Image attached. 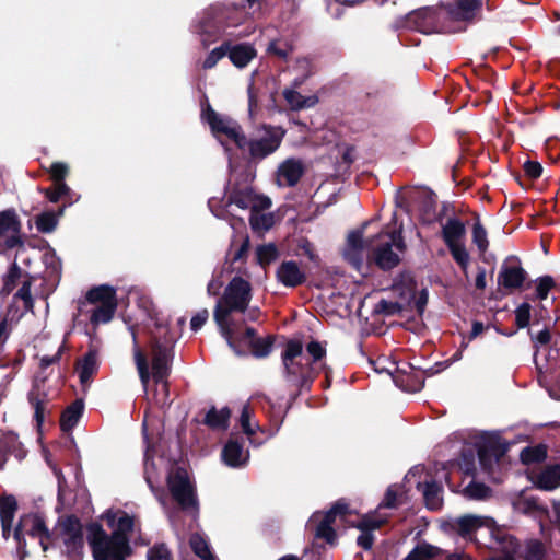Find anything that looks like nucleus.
Here are the masks:
<instances>
[{"instance_id": "obj_1", "label": "nucleus", "mask_w": 560, "mask_h": 560, "mask_svg": "<svg viewBox=\"0 0 560 560\" xmlns=\"http://www.w3.org/2000/svg\"><path fill=\"white\" fill-rule=\"evenodd\" d=\"M452 528L463 538L476 540L489 549L504 553L503 558L489 560H514L517 542L497 522L486 515L465 514L456 517Z\"/></svg>"}, {"instance_id": "obj_2", "label": "nucleus", "mask_w": 560, "mask_h": 560, "mask_svg": "<svg viewBox=\"0 0 560 560\" xmlns=\"http://www.w3.org/2000/svg\"><path fill=\"white\" fill-rule=\"evenodd\" d=\"M252 300V285L248 280L235 276L228 283L222 296L218 300L213 316L222 336L229 346L235 350L237 339L236 325L231 319L232 312H245Z\"/></svg>"}, {"instance_id": "obj_3", "label": "nucleus", "mask_w": 560, "mask_h": 560, "mask_svg": "<svg viewBox=\"0 0 560 560\" xmlns=\"http://www.w3.org/2000/svg\"><path fill=\"white\" fill-rule=\"evenodd\" d=\"M130 537H120L97 529L89 537L94 560H126L132 552Z\"/></svg>"}, {"instance_id": "obj_4", "label": "nucleus", "mask_w": 560, "mask_h": 560, "mask_svg": "<svg viewBox=\"0 0 560 560\" xmlns=\"http://www.w3.org/2000/svg\"><path fill=\"white\" fill-rule=\"evenodd\" d=\"M285 378L289 383L301 388L312 383V368L308 358L303 353L299 341H289L282 353Z\"/></svg>"}, {"instance_id": "obj_5", "label": "nucleus", "mask_w": 560, "mask_h": 560, "mask_svg": "<svg viewBox=\"0 0 560 560\" xmlns=\"http://www.w3.org/2000/svg\"><path fill=\"white\" fill-rule=\"evenodd\" d=\"M25 535L36 538L46 552L51 545V534L47 528L44 518L38 514H26L21 516L19 524L13 530V538L20 551L24 552L26 547Z\"/></svg>"}, {"instance_id": "obj_6", "label": "nucleus", "mask_w": 560, "mask_h": 560, "mask_svg": "<svg viewBox=\"0 0 560 560\" xmlns=\"http://www.w3.org/2000/svg\"><path fill=\"white\" fill-rule=\"evenodd\" d=\"M86 301L93 306L90 320L94 326L110 322L117 308L116 290L113 287L103 284L91 289Z\"/></svg>"}, {"instance_id": "obj_7", "label": "nucleus", "mask_w": 560, "mask_h": 560, "mask_svg": "<svg viewBox=\"0 0 560 560\" xmlns=\"http://www.w3.org/2000/svg\"><path fill=\"white\" fill-rule=\"evenodd\" d=\"M373 257L382 269H392L398 265L399 255L405 249L400 231L380 233L375 237Z\"/></svg>"}, {"instance_id": "obj_8", "label": "nucleus", "mask_w": 560, "mask_h": 560, "mask_svg": "<svg viewBox=\"0 0 560 560\" xmlns=\"http://www.w3.org/2000/svg\"><path fill=\"white\" fill-rule=\"evenodd\" d=\"M202 118L209 124L213 136L222 145H226L224 142L226 139L234 142L240 149L245 148L246 138L235 120L215 113L210 106L202 110Z\"/></svg>"}, {"instance_id": "obj_9", "label": "nucleus", "mask_w": 560, "mask_h": 560, "mask_svg": "<svg viewBox=\"0 0 560 560\" xmlns=\"http://www.w3.org/2000/svg\"><path fill=\"white\" fill-rule=\"evenodd\" d=\"M285 130L276 126H262L257 129L255 135L247 141L249 155L254 160H262L272 154L280 147Z\"/></svg>"}, {"instance_id": "obj_10", "label": "nucleus", "mask_w": 560, "mask_h": 560, "mask_svg": "<svg viewBox=\"0 0 560 560\" xmlns=\"http://www.w3.org/2000/svg\"><path fill=\"white\" fill-rule=\"evenodd\" d=\"M167 487L174 501L183 510H197L195 487L190 481L186 469L173 468L167 477Z\"/></svg>"}, {"instance_id": "obj_11", "label": "nucleus", "mask_w": 560, "mask_h": 560, "mask_svg": "<svg viewBox=\"0 0 560 560\" xmlns=\"http://www.w3.org/2000/svg\"><path fill=\"white\" fill-rule=\"evenodd\" d=\"M236 206L242 210L249 209L252 211L266 210L271 207V200L262 195L254 191L247 182L234 184L228 196V207Z\"/></svg>"}, {"instance_id": "obj_12", "label": "nucleus", "mask_w": 560, "mask_h": 560, "mask_svg": "<svg viewBox=\"0 0 560 560\" xmlns=\"http://www.w3.org/2000/svg\"><path fill=\"white\" fill-rule=\"evenodd\" d=\"M347 512L348 505L339 501L326 513L315 512L308 521V526L311 527L316 524V537L324 538L327 542L332 544L336 534L331 525L336 522L337 517L343 518Z\"/></svg>"}, {"instance_id": "obj_13", "label": "nucleus", "mask_w": 560, "mask_h": 560, "mask_svg": "<svg viewBox=\"0 0 560 560\" xmlns=\"http://www.w3.org/2000/svg\"><path fill=\"white\" fill-rule=\"evenodd\" d=\"M171 340L165 343L155 342L152 348V376L156 384L166 392L164 382L168 373V364L172 357Z\"/></svg>"}, {"instance_id": "obj_14", "label": "nucleus", "mask_w": 560, "mask_h": 560, "mask_svg": "<svg viewBox=\"0 0 560 560\" xmlns=\"http://www.w3.org/2000/svg\"><path fill=\"white\" fill-rule=\"evenodd\" d=\"M62 539L68 555L74 560H79L83 549V533L81 524L77 520L67 521Z\"/></svg>"}, {"instance_id": "obj_15", "label": "nucleus", "mask_w": 560, "mask_h": 560, "mask_svg": "<svg viewBox=\"0 0 560 560\" xmlns=\"http://www.w3.org/2000/svg\"><path fill=\"white\" fill-rule=\"evenodd\" d=\"M304 171L305 167L301 160L294 158L287 159L278 167V184L280 186L293 187L299 183Z\"/></svg>"}, {"instance_id": "obj_16", "label": "nucleus", "mask_w": 560, "mask_h": 560, "mask_svg": "<svg viewBox=\"0 0 560 560\" xmlns=\"http://www.w3.org/2000/svg\"><path fill=\"white\" fill-rule=\"evenodd\" d=\"M365 250L366 246L363 241V231L351 232L348 235L343 256L357 270H360L363 265Z\"/></svg>"}, {"instance_id": "obj_17", "label": "nucleus", "mask_w": 560, "mask_h": 560, "mask_svg": "<svg viewBox=\"0 0 560 560\" xmlns=\"http://www.w3.org/2000/svg\"><path fill=\"white\" fill-rule=\"evenodd\" d=\"M238 340H242L243 342L248 345V347L252 350V353L256 358L267 357L270 353L271 348H272L271 337L257 338L256 331L254 328H246L245 334L242 337L237 334V339L235 340V347H236L237 351L234 350V352L240 355V354H242V351L238 349V347L236 345V342Z\"/></svg>"}, {"instance_id": "obj_18", "label": "nucleus", "mask_w": 560, "mask_h": 560, "mask_svg": "<svg viewBox=\"0 0 560 560\" xmlns=\"http://www.w3.org/2000/svg\"><path fill=\"white\" fill-rule=\"evenodd\" d=\"M526 272L517 261H505L498 276V282L505 289H517L525 281Z\"/></svg>"}, {"instance_id": "obj_19", "label": "nucleus", "mask_w": 560, "mask_h": 560, "mask_svg": "<svg viewBox=\"0 0 560 560\" xmlns=\"http://www.w3.org/2000/svg\"><path fill=\"white\" fill-rule=\"evenodd\" d=\"M20 222L14 211L7 210L0 212V237L7 236L5 245L13 248L21 243L18 235Z\"/></svg>"}, {"instance_id": "obj_20", "label": "nucleus", "mask_w": 560, "mask_h": 560, "mask_svg": "<svg viewBox=\"0 0 560 560\" xmlns=\"http://www.w3.org/2000/svg\"><path fill=\"white\" fill-rule=\"evenodd\" d=\"M278 281L288 288H295L301 285L305 279V272L301 269L298 262L293 260L283 261L276 272Z\"/></svg>"}, {"instance_id": "obj_21", "label": "nucleus", "mask_w": 560, "mask_h": 560, "mask_svg": "<svg viewBox=\"0 0 560 560\" xmlns=\"http://www.w3.org/2000/svg\"><path fill=\"white\" fill-rule=\"evenodd\" d=\"M105 518L110 528H113L112 535H118L120 537H129V534L133 528V517L129 515L127 512L117 510V511H107L105 513Z\"/></svg>"}, {"instance_id": "obj_22", "label": "nucleus", "mask_w": 560, "mask_h": 560, "mask_svg": "<svg viewBox=\"0 0 560 560\" xmlns=\"http://www.w3.org/2000/svg\"><path fill=\"white\" fill-rule=\"evenodd\" d=\"M222 459L225 465L238 468L246 465L249 459V453L236 440H229L222 450Z\"/></svg>"}, {"instance_id": "obj_23", "label": "nucleus", "mask_w": 560, "mask_h": 560, "mask_svg": "<svg viewBox=\"0 0 560 560\" xmlns=\"http://www.w3.org/2000/svg\"><path fill=\"white\" fill-rule=\"evenodd\" d=\"M27 400L31 407L34 409V419L36 427L39 430L44 423L45 416L48 412V396L45 390L40 388L39 384L36 383L30 390Z\"/></svg>"}, {"instance_id": "obj_24", "label": "nucleus", "mask_w": 560, "mask_h": 560, "mask_svg": "<svg viewBox=\"0 0 560 560\" xmlns=\"http://www.w3.org/2000/svg\"><path fill=\"white\" fill-rule=\"evenodd\" d=\"M16 511L18 502L13 495H3L0 498V521L4 539H8L12 533Z\"/></svg>"}, {"instance_id": "obj_25", "label": "nucleus", "mask_w": 560, "mask_h": 560, "mask_svg": "<svg viewBox=\"0 0 560 560\" xmlns=\"http://www.w3.org/2000/svg\"><path fill=\"white\" fill-rule=\"evenodd\" d=\"M394 292L400 293L401 306H415L418 313H422L428 303V291L422 289L420 294L417 296L415 292V284L409 280L406 292H400V287L395 284L393 288Z\"/></svg>"}, {"instance_id": "obj_26", "label": "nucleus", "mask_w": 560, "mask_h": 560, "mask_svg": "<svg viewBox=\"0 0 560 560\" xmlns=\"http://www.w3.org/2000/svg\"><path fill=\"white\" fill-rule=\"evenodd\" d=\"M465 234V224L457 218H451L442 225V237L446 246L463 243Z\"/></svg>"}, {"instance_id": "obj_27", "label": "nucleus", "mask_w": 560, "mask_h": 560, "mask_svg": "<svg viewBox=\"0 0 560 560\" xmlns=\"http://www.w3.org/2000/svg\"><path fill=\"white\" fill-rule=\"evenodd\" d=\"M385 518L378 520L374 516L364 517L359 524L358 528L362 530L361 535L358 537L357 542L360 547L365 550H369L373 546L374 537L371 533L372 529L378 528L382 524L385 523Z\"/></svg>"}, {"instance_id": "obj_28", "label": "nucleus", "mask_w": 560, "mask_h": 560, "mask_svg": "<svg viewBox=\"0 0 560 560\" xmlns=\"http://www.w3.org/2000/svg\"><path fill=\"white\" fill-rule=\"evenodd\" d=\"M98 370V358L96 350H89L78 364L79 378L82 385H89L92 376Z\"/></svg>"}, {"instance_id": "obj_29", "label": "nucleus", "mask_w": 560, "mask_h": 560, "mask_svg": "<svg viewBox=\"0 0 560 560\" xmlns=\"http://www.w3.org/2000/svg\"><path fill=\"white\" fill-rule=\"evenodd\" d=\"M295 89L296 88L293 85V88H289L283 91V97L292 110L311 108L318 103V97L316 95L303 96Z\"/></svg>"}, {"instance_id": "obj_30", "label": "nucleus", "mask_w": 560, "mask_h": 560, "mask_svg": "<svg viewBox=\"0 0 560 560\" xmlns=\"http://www.w3.org/2000/svg\"><path fill=\"white\" fill-rule=\"evenodd\" d=\"M154 468V463L151 460V454L149 447L145 450L144 454V476L145 480L151 488L152 492L154 493L155 498L159 500L161 505L163 506L165 513L167 514L171 522H173V513L168 509L165 495L161 489H158L153 486V474L152 470Z\"/></svg>"}, {"instance_id": "obj_31", "label": "nucleus", "mask_w": 560, "mask_h": 560, "mask_svg": "<svg viewBox=\"0 0 560 560\" xmlns=\"http://www.w3.org/2000/svg\"><path fill=\"white\" fill-rule=\"evenodd\" d=\"M483 0H454L450 4V13L458 20L472 18L482 5Z\"/></svg>"}, {"instance_id": "obj_32", "label": "nucleus", "mask_w": 560, "mask_h": 560, "mask_svg": "<svg viewBox=\"0 0 560 560\" xmlns=\"http://www.w3.org/2000/svg\"><path fill=\"white\" fill-rule=\"evenodd\" d=\"M229 58L237 68H244L256 57V50L252 45L240 44L228 49Z\"/></svg>"}, {"instance_id": "obj_33", "label": "nucleus", "mask_w": 560, "mask_h": 560, "mask_svg": "<svg viewBox=\"0 0 560 560\" xmlns=\"http://www.w3.org/2000/svg\"><path fill=\"white\" fill-rule=\"evenodd\" d=\"M84 409V404L82 400L78 399L73 401L67 409L62 412L60 418V427L62 431H71L79 422Z\"/></svg>"}, {"instance_id": "obj_34", "label": "nucleus", "mask_w": 560, "mask_h": 560, "mask_svg": "<svg viewBox=\"0 0 560 560\" xmlns=\"http://www.w3.org/2000/svg\"><path fill=\"white\" fill-rule=\"evenodd\" d=\"M409 19L415 23L416 28L429 34L436 31L435 12L432 9H423L410 14Z\"/></svg>"}, {"instance_id": "obj_35", "label": "nucleus", "mask_w": 560, "mask_h": 560, "mask_svg": "<svg viewBox=\"0 0 560 560\" xmlns=\"http://www.w3.org/2000/svg\"><path fill=\"white\" fill-rule=\"evenodd\" d=\"M418 487L422 488L424 502L428 509L439 510L442 506V487L438 482L431 481L423 485L419 482Z\"/></svg>"}, {"instance_id": "obj_36", "label": "nucleus", "mask_w": 560, "mask_h": 560, "mask_svg": "<svg viewBox=\"0 0 560 560\" xmlns=\"http://www.w3.org/2000/svg\"><path fill=\"white\" fill-rule=\"evenodd\" d=\"M537 487L544 490H553L560 486V466H551L542 470L536 480Z\"/></svg>"}, {"instance_id": "obj_37", "label": "nucleus", "mask_w": 560, "mask_h": 560, "mask_svg": "<svg viewBox=\"0 0 560 560\" xmlns=\"http://www.w3.org/2000/svg\"><path fill=\"white\" fill-rule=\"evenodd\" d=\"M230 416L231 412L229 408H222L220 410L211 408L206 415L205 423L212 429L224 430L228 428Z\"/></svg>"}, {"instance_id": "obj_38", "label": "nucleus", "mask_w": 560, "mask_h": 560, "mask_svg": "<svg viewBox=\"0 0 560 560\" xmlns=\"http://www.w3.org/2000/svg\"><path fill=\"white\" fill-rule=\"evenodd\" d=\"M442 550L428 542L417 545L404 560H429L439 556Z\"/></svg>"}, {"instance_id": "obj_39", "label": "nucleus", "mask_w": 560, "mask_h": 560, "mask_svg": "<svg viewBox=\"0 0 560 560\" xmlns=\"http://www.w3.org/2000/svg\"><path fill=\"white\" fill-rule=\"evenodd\" d=\"M132 338H133V343H135V348H133L135 362L137 365V370L139 372L141 383H142L144 389H147V386H148V383L150 380V373H149V369H148L147 358L137 345V339H136V335H135L133 330H132Z\"/></svg>"}, {"instance_id": "obj_40", "label": "nucleus", "mask_w": 560, "mask_h": 560, "mask_svg": "<svg viewBox=\"0 0 560 560\" xmlns=\"http://www.w3.org/2000/svg\"><path fill=\"white\" fill-rule=\"evenodd\" d=\"M279 256L275 244H264L256 247V260L262 268L275 261Z\"/></svg>"}, {"instance_id": "obj_41", "label": "nucleus", "mask_w": 560, "mask_h": 560, "mask_svg": "<svg viewBox=\"0 0 560 560\" xmlns=\"http://www.w3.org/2000/svg\"><path fill=\"white\" fill-rule=\"evenodd\" d=\"M262 210L250 212V226L254 231L264 232L273 225V215L271 213H262Z\"/></svg>"}, {"instance_id": "obj_42", "label": "nucleus", "mask_w": 560, "mask_h": 560, "mask_svg": "<svg viewBox=\"0 0 560 560\" xmlns=\"http://www.w3.org/2000/svg\"><path fill=\"white\" fill-rule=\"evenodd\" d=\"M189 542L192 551L201 560H215L212 553L210 552L208 542L202 536H200L199 534H194L190 537Z\"/></svg>"}, {"instance_id": "obj_43", "label": "nucleus", "mask_w": 560, "mask_h": 560, "mask_svg": "<svg viewBox=\"0 0 560 560\" xmlns=\"http://www.w3.org/2000/svg\"><path fill=\"white\" fill-rule=\"evenodd\" d=\"M447 248L450 249V253H451L453 259L466 272L469 261H470V256L465 247L464 242L459 243V244H454V245L447 246Z\"/></svg>"}, {"instance_id": "obj_44", "label": "nucleus", "mask_w": 560, "mask_h": 560, "mask_svg": "<svg viewBox=\"0 0 560 560\" xmlns=\"http://www.w3.org/2000/svg\"><path fill=\"white\" fill-rule=\"evenodd\" d=\"M490 488L480 482H470L464 489L463 493L466 498L471 500H483L490 495Z\"/></svg>"}, {"instance_id": "obj_45", "label": "nucleus", "mask_w": 560, "mask_h": 560, "mask_svg": "<svg viewBox=\"0 0 560 560\" xmlns=\"http://www.w3.org/2000/svg\"><path fill=\"white\" fill-rule=\"evenodd\" d=\"M37 230L43 233H49L55 230L58 223V215L54 212H44L36 218Z\"/></svg>"}, {"instance_id": "obj_46", "label": "nucleus", "mask_w": 560, "mask_h": 560, "mask_svg": "<svg viewBox=\"0 0 560 560\" xmlns=\"http://www.w3.org/2000/svg\"><path fill=\"white\" fill-rule=\"evenodd\" d=\"M523 556L526 560H541L545 556V547L538 540L527 541Z\"/></svg>"}, {"instance_id": "obj_47", "label": "nucleus", "mask_w": 560, "mask_h": 560, "mask_svg": "<svg viewBox=\"0 0 560 560\" xmlns=\"http://www.w3.org/2000/svg\"><path fill=\"white\" fill-rule=\"evenodd\" d=\"M472 242L480 253H485L489 246L487 231L480 222H476L472 228Z\"/></svg>"}, {"instance_id": "obj_48", "label": "nucleus", "mask_w": 560, "mask_h": 560, "mask_svg": "<svg viewBox=\"0 0 560 560\" xmlns=\"http://www.w3.org/2000/svg\"><path fill=\"white\" fill-rule=\"evenodd\" d=\"M298 72H301V75H298L293 80V85L295 88L303 84L304 80L312 73V65L307 58H302L296 61V66L294 68Z\"/></svg>"}, {"instance_id": "obj_49", "label": "nucleus", "mask_w": 560, "mask_h": 560, "mask_svg": "<svg viewBox=\"0 0 560 560\" xmlns=\"http://www.w3.org/2000/svg\"><path fill=\"white\" fill-rule=\"evenodd\" d=\"M555 287V281L550 276H544L536 280V296L539 300L547 299L550 290Z\"/></svg>"}, {"instance_id": "obj_50", "label": "nucleus", "mask_w": 560, "mask_h": 560, "mask_svg": "<svg viewBox=\"0 0 560 560\" xmlns=\"http://www.w3.org/2000/svg\"><path fill=\"white\" fill-rule=\"evenodd\" d=\"M545 456L546 451L540 446L526 447L521 453V459L525 464L540 462L545 458Z\"/></svg>"}, {"instance_id": "obj_51", "label": "nucleus", "mask_w": 560, "mask_h": 560, "mask_svg": "<svg viewBox=\"0 0 560 560\" xmlns=\"http://www.w3.org/2000/svg\"><path fill=\"white\" fill-rule=\"evenodd\" d=\"M268 51L270 54L278 56L281 59H285L291 54L292 46L284 40L276 39L269 44Z\"/></svg>"}, {"instance_id": "obj_52", "label": "nucleus", "mask_w": 560, "mask_h": 560, "mask_svg": "<svg viewBox=\"0 0 560 560\" xmlns=\"http://www.w3.org/2000/svg\"><path fill=\"white\" fill-rule=\"evenodd\" d=\"M252 411L247 405H245L242 409L240 422L241 427L244 431V433L248 436H252L255 434L256 430L258 429V424L252 423L250 421Z\"/></svg>"}, {"instance_id": "obj_53", "label": "nucleus", "mask_w": 560, "mask_h": 560, "mask_svg": "<svg viewBox=\"0 0 560 560\" xmlns=\"http://www.w3.org/2000/svg\"><path fill=\"white\" fill-rule=\"evenodd\" d=\"M14 299L21 300L23 302V307L25 311L33 310V299L31 295V283L25 281L23 285L16 291L14 294Z\"/></svg>"}, {"instance_id": "obj_54", "label": "nucleus", "mask_w": 560, "mask_h": 560, "mask_svg": "<svg viewBox=\"0 0 560 560\" xmlns=\"http://www.w3.org/2000/svg\"><path fill=\"white\" fill-rule=\"evenodd\" d=\"M530 305L527 302L522 303L515 311V322L520 328L528 326L530 320Z\"/></svg>"}, {"instance_id": "obj_55", "label": "nucleus", "mask_w": 560, "mask_h": 560, "mask_svg": "<svg viewBox=\"0 0 560 560\" xmlns=\"http://www.w3.org/2000/svg\"><path fill=\"white\" fill-rule=\"evenodd\" d=\"M228 52V48L224 46L214 48L206 58L203 62L205 69H211L213 68L220 59H222Z\"/></svg>"}, {"instance_id": "obj_56", "label": "nucleus", "mask_w": 560, "mask_h": 560, "mask_svg": "<svg viewBox=\"0 0 560 560\" xmlns=\"http://www.w3.org/2000/svg\"><path fill=\"white\" fill-rule=\"evenodd\" d=\"M148 560H171L170 550L165 545H156L149 549L148 551Z\"/></svg>"}, {"instance_id": "obj_57", "label": "nucleus", "mask_w": 560, "mask_h": 560, "mask_svg": "<svg viewBox=\"0 0 560 560\" xmlns=\"http://www.w3.org/2000/svg\"><path fill=\"white\" fill-rule=\"evenodd\" d=\"M399 495V487L396 485L389 486L385 498L383 500V503L380 505L381 508H395L397 505V499Z\"/></svg>"}, {"instance_id": "obj_58", "label": "nucleus", "mask_w": 560, "mask_h": 560, "mask_svg": "<svg viewBox=\"0 0 560 560\" xmlns=\"http://www.w3.org/2000/svg\"><path fill=\"white\" fill-rule=\"evenodd\" d=\"M306 351L312 357L313 363H316L326 354L325 348L318 341H311L306 347Z\"/></svg>"}, {"instance_id": "obj_59", "label": "nucleus", "mask_w": 560, "mask_h": 560, "mask_svg": "<svg viewBox=\"0 0 560 560\" xmlns=\"http://www.w3.org/2000/svg\"><path fill=\"white\" fill-rule=\"evenodd\" d=\"M421 219L424 223H431L436 219L435 203L432 199L424 202L421 209Z\"/></svg>"}, {"instance_id": "obj_60", "label": "nucleus", "mask_w": 560, "mask_h": 560, "mask_svg": "<svg viewBox=\"0 0 560 560\" xmlns=\"http://www.w3.org/2000/svg\"><path fill=\"white\" fill-rule=\"evenodd\" d=\"M523 168L525 174L532 179L538 178L542 173V166L537 161H526L523 165Z\"/></svg>"}, {"instance_id": "obj_61", "label": "nucleus", "mask_w": 560, "mask_h": 560, "mask_svg": "<svg viewBox=\"0 0 560 560\" xmlns=\"http://www.w3.org/2000/svg\"><path fill=\"white\" fill-rule=\"evenodd\" d=\"M68 165L61 162L52 163L50 166V175L55 182L63 180L68 174Z\"/></svg>"}, {"instance_id": "obj_62", "label": "nucleus", "mask_w": 560, "mask_h": 560, "mask_svg": "<svg viewBox=\"0 0 560 560\" xmlns=\"http://www.w3.org/2000/svg\"><path fill=\"white\" fill-rule=\"evenodd\" d=\"M209 317V313L207 310H201L199 311L190 320V328L194 330V331H197L199 330L203 325L205 323L207 322Z\"/></svg>"}, {"instance_id": "obj_63", "label": "nucleus", "mask_w": 560, "mask_h": 560, "mask_svg": "<svg viewBox=\"0 0 560 560\" xmlns=\"http://www.w3.org/2000/svg\"><path fill=\"white\" fill-rule=\"evenodd\" d=\"M222 285H223V281L213 276V278L210 280V282L207 285L208 294L213 295V296L219 295Z\"/></svg>"}, {"instance_id": "obj_64", "label": "nucleus", "mask_w": 560, "mask_h": 560, "mask_svg": "<svg viewBox=\"0 0 560 560\" xmlns=\"http://www.w3.org/2000/svg\"><path fill=\"white\" fill-rule=\"evenodd\" d=\"M248 249H249V238H248V236H246L243 238L240 248L235 252V254L233 256V260L234 261L242 260L245 257V255L247 254Z\"/></svg>"}]
</instances>
